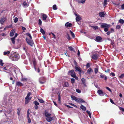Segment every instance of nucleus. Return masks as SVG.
<instances>
[{
	"mask_svg": "<svg viewBox=\"0 0 124 124\" xmlns=\"http://www.w3.org/2000/svg\"><path fill=\"white\" fill-rule=\"evenodd\" d=\"M98 56L96 54H93L92 56V58L93 59L96 60L97 59Z\"/></svg>",
	"mask_w": 124,
	"mask_h": 124,
	"instance_id": "aec40b11",
	"label": "nucleus"
},
{
	"mask_svg": "<svg viewBox=\"0 0 124 124\" xmlns=\"http://www.w3.org/2000/svg\"><path fill=\"white\" fill-rule=\"evenodd\" d=\"M12 107H9L8 108V110L7 111L5 110V115L6 116H7L6 114V113H7L9 114L12 111Z\"/></svg>",
	"mask_w": 124,
	"mask_h": 124,
	"instance_id": "39448f33",
	"label": "nucleus"
},
{
	"mask_svg": "<svg viewBox=\"0 0 124 124\" xmlns=\"http://www.w3.org/2000/svg\"><path fill=\"white\" fill-rule=\"evenodd\" d=\"M10 59H11L12 61H16L18 60L19 58V56L18 54H14L13 55H11L9 57Z\"/></svg>",
	"mask_w": 124,
	"mask_h": 124,
	"instance_id": "f03ea898",
	"label": "nucleus"
},
{
	"mask_svg": "<svg viewBox=\"0 0 124 124\" xmlns=\"http://www.w3.org/2000/svg\"><path fill=\"white\" fill-rule=\"evenodd\" d=\"M99 15L101 17H103L105 16V14L104 12H100L99 13Z\"/></svg>",
	"mask_w": 124,
	"mask_h": 124,
	"instance_id": "412c9836",
	"label": "nucleus"
},
{
	"mask_svg": "<svg viewBox=\"0 0 124 124\" xmlns=\"http://www.w3.org/2000/svg\"><path fill=\"white\" fill-rule=\"evenodd\" d=\"M21 110V109L20 108H18L17 109V114L18 115V116H19L20 115Z\"/></svg>",
	"mask_w": 124,
	"mask_h": 124,
	"instance_id": "f704fd0d",
	"label": "nucleus"
},
{
	"mask_svg": "<svg viewBox=\"0 0 124 124\" xmlns=\"http://www.w3.org/2000/svg\"><path fill=\"white\" fill-rule=\"evenodd\" d=\"M71 82L72 83H74L75 82V79L74 78H72L71 80Z\"/></svg>",
	"mask_w": 124,
	"mask_h": 124,
	"instance_id": "c03bdc74",
	"label": "nucleus"
},
{
	"mask_svg": "<svg viewBox=\"0 0 124 124\" xmlns=\"http://www.w3.org/2000/svg\"><path fill=\"white\" fill-rule=\"evenodd\" d=\"M27 79L26 78H22L21 79L22 81H25L27 80Z\"/></svg>",
	"mask_w": 124,
	"mask_h": 124,
	"instance_id": "e2e57ef3",
	"label": "nucleus"
},
{
	"mask_svg": "<svg viewBox=\"0 0 124 124\" xmlns=\"http://www.w3.org/2000/svg\"><path fill=\"white\" fill-rule=\"evenodd\" d=\"M91 71H92V69L91 68H89L87 70V73L88 74H90Z\"/></svg>",
	"mask_w": 124,
	"mask_h": 124,
	"instance_id": "e433bc0d",
	"label": "nucleus"
},
{
	"mask_svg": "<svg viewBox=\"0 0 124 124\" xmlns=\"http://www.w3.org/2000/svg\"><path fill=\"white\" fill-rule=\"evenodd\" d=\"M27 96L25 97V104H27L28 102L30 101L32 97H29L27 98H26Z\"/></svg>",
	"mask_w": 124,
	"mask_h": 124,
	"instance_id": "6e6552de",
	"label": "nucleus"
},
{
	"mask_svg": "<svg viewBox=\"0 0 124 124\" xmlns=\"http://www.w3.org/2000/svg\"><path fill=\"white\" fill-rule=\"evenodd\" d=\"M119 22L122 24L124 23V20L122 19L119 20L118 21Z\"/></svg>",
	"mask_w": 124,
	"mask_h": 124,
	"instance_id": "2f4dec72",
	"label": "nucleus"
},
{
	"mask_svg": "<svg viewBox=\"0 0 124 124\" xmlns=\"http://www.w3.org/2000/svg\"><path fill=\"white\" fill-rule=\"evenodd\" d=\"M5 20V18H2L0 20V23L1 24H2Z\"/></svg>",
	"mask_w": 124,
	"mask_h": 124,
	"instance_id": "4be33fe9",
	"label": "nucleus"
},
{
	"mask_svg": "<svg viewBox=\"0 0 124 124\" xmlns=\"http://www.w3.org/2000/svg\"><path fill=\"white\" fill-rule=\"evenodd\" d=\"M33 103L34 104H35V105L36 106H38L39 105V103L37 101H35L33 102Z\"/></svg>",
	"mask_w": 124,
	"mask_h": 124,
	"instance_id": "ea45409f",
	"label": "nucleus"
},
{
	"mask_svg": "<svg viewBox=\"0 0 124 124\" xmlns=\"http://www.w3.org/2000/svg\"><path fill=\"white\" fill-rule=\"evenodd\" d=\"M4 101L3 102V105H5L6 104L7 102V99L6 98H5L4 99Z\"/></svg>",
	"mask_w": 124,
	"mask_h": 124,
	"instance_id": "a878e982",
	"label": "nucleus"
},
{
	"mask_svg": "<svg viewBox=\"0 0 124 124\" xmlns=\"http://www.w3.org/2000/svg\"><path fill=\"white\" fill-rule=\"evenodd\" d=\"M69 73L70 74L72 77H75V73L73 70H71L69 71Z\"/></svg>",
	"mask_w": 124,
	"mask_h": 124,
	"instance_id": "423d86ee",
	"label": "nucleus"
},
{
	"mask_svg": "<svg viewBox=\"0 0 124 124\" xmlns=\"http://www.w3.org/2000/svg\"><path fill=\"white\" fill-rule=\"evenodd\" d=\"M10 51H8L7 52H4L3 53V54L5 55H6L7 54H9L10 53Z\"/></svg>",
	"mask_w": 124,
	"mask_h": 124,
	"instance_id": "4c0bfd02",
	"label": "nucleus"
},
{
	"mask_svg": "<svg viewBox=\"0 0 124 124\" xmlns=\"http://www.w3.org/2000/svg\"><path fill=\"white\" fill-rule=\"evenodd\" d=\"M15 29H12L10 31V35L11 37H12L13 35L15 32Z\"/></svg>",
	"mask_w": 124,
	"mask_h": 124,
	"instance_id": "2eb2a0df",
	"label": "nucleus"
},
{
	"mask_svg": "<svg viewBox=\"0 0 124 124\" xmlns=\"http://www.w3.org/2000/svg\"><path fill=\"white\" fill-rule=\"evenodd\" d=\"M90 64L89 63H87V64L86 65V67L87 68H89L90 67Z\"/></svg>",
	"mask_w": 124,
	"mask_h": 124,
	"instance_id": "bf43d9fd",
	"label": "nucleus"
},
{
	"mask_svg": "<svg viewBox=\"0 0 124 124\" xmlns=\"http://www.w3.org/2000/svg\"><path fill=\"white\" fill-rule=\"evenodd\" d=\"M106 89H107L108 91H109L110 92H111L112 91L111 89L108 87H106Z\"/></svg>",
	"mask_w": 124,
	"mask_h": 124,
	"instance_id": "3c124183",
	"label": "nucleus"
},
{
	"mask_svg": "<svg viewBox=\"0 0 124 124\" xmlns=\"http://www.w3.org/2000/svg\"><path fill=\"white\" fill-rule=\"evenodd\" d=\"M0 65L1 66H2L3 65V63L2 62V60H0Z\"/></svg>",
	"mask_w": 124,
	"mask_h": 124,
	"instance_id": "13d9d810",
	"label": "nucleus"
},
{
	"mask_svg": "<svg viewBox=\"0 0 124 124\" xmlns=\"http://www.w3.org/2000/svg\"><path fill=\"white\" fill-rule=\"evenodd\" d=\"M69 84L66 82H64L62 84V86L64 87H68L69 86Z\"/></svg>",
	"mask_w": 124,
	"mask_h": 124,
	"instance_id": "9d476101",
	"label": "nucleus"
},
{
	"mask_svg": "<svg viewBox=\"0 0 124 124\" xmlns=\"http://www.w3.org/2000/svg\"><path fill=\"white\" fill-rule=\"evenodd\" d=\"M102 38L100 36H98L96 37L95 39V41L98 42H101Z\"/></svg>",
	"mask_w": 124,
	"mask_h": 124,
	"instance_id": "ddd939ff",
	"label": "nucleus"
},
{
	"mask_svg": "<svg viewBox=\"0 0 124 124\" xmlns=\"http://www.w3.org/2000/svg\"><path fill=\"white\" fill-rule=\"evenodd\" d=\"M119 109L120 110L122 111L123 112L122 113L123 114H124V108L122 107H119Z\"/></svg>",
	"mask_w": 124,
	"mask_h": 124,
	"instance_id": "37998d69",
	"label": "nucleus"
},
{
	"mask_svg": "<svg viewBox=\"0 0 124 124\" xmlns=\"http://www.w3.org/2000/svg\"><path fill=\"white\" fill-rule=\"evenodd\" d=\"M26 35L27 36H29L30 39H31L32 37L31 34L29 33H27Z\"/></svg>",
	"mask_w": 124,
	"mask_h": 124,
	"instance_id": "a18cd8bd",
	"label": "nucleus"
},
{
	"mask_svg": "<svg viewBox=\"0 0 124 124\" xmlns=\"http://www.w3.org/2000/svg\"><path fill=\"white\" fill-rule=\"evenodd\" d=\"M26 41L27 43L31 46H32L33 44V42L32 40L31 39L29 40L27 38L26 39Z\"/></svg>",
	"mask_w": 124,
	"mask_h": 124,
	"instance_id": "20e7f679",
	"label": "nucleus"
},
{
	"mask_svg": "<svg viewBox=\"0 0 124 124\" xmlns=\"http://www.w3.org/2000/svg\"><path fill=\"white\" fill-rule=\"evenodd\" d=\"M39 101L41 103H43L44 102V101L42 99H38Z\"/></svg>",
	"mask_w": 124,
	"mask_h": 124,
	"instance_id": "864d4df0",
	"label": "nucleus"
},
{
	"mask_svg": "<svg viewBox=\"0 0 124 124\" xmlns=\"http://www.w3.org/2000/svg\"><path fill=\"white\" fill-rule=\"evenodd\" d=\"M31 92H29L27 94V98H28V97H30V96L31 95Z\"/></svg>",
	"mask_w": 124,
	"mask_h": 124,
	"instance_id": "de8ad7c7",
	"label": "nucleus"
},
{
	"mask_svg": "<svg viewBox=\"0 0 124 124\" xmlns=\"http://www.w3.org/2000/svg\"><path fill=\"white\" fill-rule=\"evenodd\" d=\"M18 20V18L17 17H16L14 19V22L15 23H16L17 22Z\"/></svg>",
	"mask_w": 124,
	"mask_h": 124,
	"instance_id": "79ce46f5",
	"label": "nucleus"
},
{
	"mask_svg": "<svg viewBox=\"0 0 124 124\" xmlns=\"http://www.w3.org/2000/svg\"><path fill=\"white\" fill-rule=\"evenodd\" d=\"M81 81H82V83L83 84L86 83L85 79L84 78H82L81 79Z\"/></svg>",
	"mask_w": 124,
	"mask_h": 124,
	"instance_id": "473e14b6",
	"label": "nucleus"
},
{
	"mask_svg": "<svg viewBox=\"0 0 124 124\" xmlns=\"http://www.w3.org/2000/svg\"><path fill=\"white\" fill-rule=\"evenodd\" d=\"M100 77L101 78H103L104 76L103 74H101L100 75Z\"/></svg>",
	"mask_w": 124,
	"mask_h": 124,
	"instance_id": "774afa93",
	"label": "nucleus"
},
{
	"mask_svg": "<svg viewBox=\"0 0 124 124\" xmlns=\"http://www.w3.org/2000/svg\"><path fill=\"white\" fill-rule=\"evenodd\" d=\"M70 34L73 38H74L75 37V35L70 30Z\"/></svg>",
	"mask_w": 124,
	"mask_h": 124,
	"instance_id": "72a5a7b5",
	"label": "nucleus"
},
{
	"mask_svg": "<svg viewBox=\"0 0 124 124\" xmlns=\"http://www.w3.org/2000/svg\"><path fill=\"white\" fill-rule=\"evenodd\" d=\"M98 71V69L97 68H95L94 69V72L95 74H96Z\"/></svg>",
	"mask_w": 124,
	"mask_h": 124,
	"instance_id": "8fccbe9b",
	"label": "nucleus"
},
{
	"mask_svg": "<svg viewBox=\"0 0 124 124\" xmlns=\"http://www.w3.org/2000/svg\"><path fill=\"white\" fill-rule=\"evenodd\" d=\"M85 0H78V2L79 3H84L85 2Z\"/></svg>",
	"mask_w": 124,
	"mask_h": 124,
	"instance_id": "bb28decb",
	"label": "nucleus"
},
{
	"mask_svg": "<svg viewBox=\"0 0 124 124\" xmlns=\"http://www.w3.org/2000/svg\"><path fill=\"white\" fill-rule=\"evenodd\" d=\"M76 91L77 93H81V90L79 89H76Z\"/></svg>",
	"mask_w": 124,
	"mask_h": 124,
	"instance_id": "49530a36",
	"label": "nucleus"
},
{
	"mask_svg": "<svg viewBox=\"0 0 124 124\" xmlns=\"http://www.w3.org/2000/svg\"><path fill=\"white\" fill-rule=\"evenodd\" d=\"M16 85L18 86H23V84L20 82L19 81H17L16 83Z\"/></svg>",
	"mask_w": 124,
	"mask_h": 124,
	"instance_id": "6ab92c4d",
	"label": "nucleus"
},
{
	"mask_svg": "<svg viewBox=\"0 0 124 124\" xmlns=\"http://www.w3.org/2000/svg\"><path fill=\"white\" fill-rule=\"evenodd\" d=\"M65 25L67 28L68 27H70L72 26V24L71 23H69V22H67L65 23Z\"/></svg>",
	"mask_w": 124,
	"mask_h": 124,
	"instance_id": "f8f14e48",
	"label": "nucleus"
},
{
	"mask_svg": "<svg viewBox=\"0 0 124 124\" xmlns=\"http://www.w3.org/2000/svg\"><path fill=\"white\" fill-rule=\"evenodd\" d=\"M43 19L44 20H46L47 18V16L45 14H43L42 16Z\"/></svg>",
	"mask_w": 124,
	"mask_h": 124,
	"instance_id": "7c9ffc66",
	"label": "nucleus"
},
{
	"mask_svg": "<svg viewBox=\"0 0 124 124\" xmlns=\"http://www.w3.org/2000/svg\"><path fill=\"white\" fill-rule=\"evenodd\" d=\"M54 118L53 117H48L46 118V120L49 122H50Z\"/></svg>",
	"mask_w": 124,
	"mask_h": 124,
	"instance_id": "9b49d317",
	"label": "nucleus"
},
{
	"mask_svg": "<svg viewBox=\"0 0 124 124\" xmlns=\"http://www.w3.org/2000/svg\"><path fill=\"white\" fill-rule=\"evenodd\" d=\"M121 28V26L119 25H117L116 26V28L117 29H119Z\"/></svg>",
	"mask_w": 124,
	"mask_h": 124,
	"instance_id": "5fc2aeb1",
	"label": "nucleus"
},
{
	"mask_svg": "<svg viewBox=\"0 0 124 124\" xmlns=\"http://www.w3.org/2000/svg\"><path fill=\"white\" fill-rule=\"evenodd\" d=\"M29 5L28 3H26V2H24L23 3V6L25 8L27 7Z\"/></svg>",
	"mask_w": 124,
	"mask_h": 124,
	"instance_id": "f3484780",
	"label": "nucleus"
},
{
	"mask_svg": "<svg viewBox=\"0 0 124 124\" xmlns=\"http://www.w3.org/2000/svg\"><path fill=\"white\" fill-rule=\"evenodd\" d=\"M77 102L81 104L85 102L84 100L82 98H78Z\"/></svg>",
	"mask_w": 124,
	"mask_h": 124,
	"instance_id": "0eeeda50",
	"label": "nucleus"
},
{
	"mask_svg": "<svg viewBox=\"0 0 124 124\" xmlns=\"http://www.w3.org/2000/svg\"><path fill=\"white\" fill-rule=\"evenodd\" d=\"M45 116L46 117H50L49 116L51 115V114L47 112H46L45 114Z\"/></svg>",
	"mask_w": 124,
	"mask_h": 124,
	"instance_id": "cd10ccee",
	"label": "nucleus"
},
{
	"mask_svg": "<svg viewBox=\"0 0 124 124\" xmlns=\"http://www.w3.org/2000/svg\"><path fill=\"white\" fill-rule=\"evenodd\" d=\"M40 31L41 33L43 34H44L45 33V32L44 30L42 28L40 29Z\"/></svg>",
	"mask_w": 124,
	"mask_h": 124,
	"instance_id": "c9c22d12",
	"label": "nucleus"
},
{
	"mask_svg": "<svg viewBox=\"0 0 124 124\" xmlns=\"http://www.w3.org/2000/svg\"><path fill=\"white\" fill-rule=\"evenodd\" d=\"M74 64L75 66H77V63L74 60Z\"/></svg>",
	"mask_w": 124,
	"mask_h": 124,
	"instance_id": "0e129e2a",
	"label": "nucleus"
},
{
	"mask_svg": "<svg viewBox=\"0 0 124 124\" xmlns=\"http://www.w3.org/2000/svg\"><path fill=\"white\" fill-rule=\"evenodd\" d=\"M58 101H60V100H61V97L60 96V94H58Z\"/></svg>",
	"mask_w": 124,
	"mask_h": 124,
	"instance_id": "052dcab7",
	"label": "nucleus"
},
{
	"mask_svg": "<svg viewBox=\"0 0 124 124\" xmlns=\"http://www.w3.org/2000/svg\"><path fill=\"white\" fill-rule=\"evenodd\" d=\"M101 28H104V31L105 32H107L108 30V28L110 27V25L105 23H101Z\"/></svg>",
	"mask_w": 124,
	"mask_h": 124,
	"instance_id": "f257e3e1",
	"label": "nucleus"
},
{
	"mask_svg": "<svg viewBox=\"0 0 124 124\" xmlns=\"http://www.w3.org/2000/svg\"><path fill=\"white\" fill-rule=\"evenodd\" d=\"M103 93L102 91L101 90H99L97 91L98 93L101 96H103Z\"/></svg>",
	"mask_w": 124,
	"mask_h": 124,
	"instance_id": "1a4fd4ad",
	"label": "nucleus"
},
{
	"mask_svg": "<svg viewBox=\"0 0 124 124\" xmlns=\"http://www.w3.org/2000/svg\"><path fill=\"white\" fill-rule=\"evenodd\" d=\"M80 108L84 111H85L86 109V107L83 106V105L81 104L80 106Z\"/></svg>",
	"mask_w": 124,
	"mask_h": 124,
	"instance_id": "5701e85b",
	"label": "nucleus"
},
{
	"mask_svg": "<svg viewBox=\"0 0 124 124\" xmlns=\"http://www.w3.org/2000/svg\"><path fill=\"white\" fill-rule=\"evenodd\" d=\"M111 75L113 77H114L115 76V74L114 72H111L110 74V76Z\"/></svg>",
	"mask_w": 124,
	"mask_h": 124,
	"instance_id": "603ef678",
	"label": "nucleus"
},
{
	"mask_svg": "<svg viewBox=\"0 0 124 124\" xmlns=\"http://www.w3.org/2000/svg\"><path fill=\"white\" fill-rule=\"evenodd\" d=\"M124 77V74H122L121 76H119V77L120 78H123Z\"/></svg>",
	"mask_w": 124,
	"mask_h": 124,
	"instance_id": "69168bd1",
	"label": "nucleus"
},
{
	"mask_svg": "<svg viewBox=\"0 0 124 124\" xmlns=\"http://www.w3.org/2000/svg\"><path fill=\"white\" fill-rule=\"evenodd\" d=\"M110 101L113 104H115L114 102L111 99H110Z\"/></svg>",
	"mask_w": 124,
	"mask_h": 124,
	"instance_id": "680f3d73",
	"label": "nucleus"
},
{
	"mask_svg": "<svg viewBox=\"0 0 124 124\" xmlns=\"http://www.w3.org/2000/svg\"><path fill=\"white\" fill-rule=\"evenodd\" d=\"M28 119V123H30L31 122V120L29 117H27Z\"/></svg>",
	"mask_w": 124,
	"mask_h": 124,
	"instance_id": "4d7b16f0",
	"label": "nucleus"
},
{
	"mask_svg": "<svg viewBox=\"0 0 124 124\" xmlns=\"http://www.w3.org/2000/svg\"><path fill=\"white\" fill-rule=\"evenodd\" d=\"M39 25H41L42 24V21L40 19H39Z\"/></svg>",
	"mask_w": 124,
	"mask_h": 124,
	"instance_id": "6e6d98bb",
	"label": "nucleus"
},
{
	"mask_svg": "<svg viewBox=\"0 0 124 124\" xmlns=\"http://www.w3.org/2000/svg\"><path fill=\"white\" fill-rule=\"evenodd\" d=\"M76 21L77 22L81 20V18L80 17L79 15H78V16H77L76 18Z\"/></svg>",
	"mask_w": 124,
	"mask_h": 124,
	"instance_id": "dca6fc26",
	"label": "nucleus"
},
{
	"mask_svg": "<svg viewBox=\"0 0 124 124\" xmlns=\"http://www.w3.org/2000/svg\"><path fill=\"white\" fill-rule=\"evenodd\" d=\"M121 9H124V4H122L121 5Z\"/></svg>",
	"mask_w": 124,
	"mask_h": 124,
	"instance_id": "338daca9",
	"label": "nucleus"
},
{
	"mask_svg": "<svg viewBox=\"0 0 124 124\" xmlns=\"http://www.w3.org/2000/svg\"><path fill=\"white\" fill-rule=\"evenodd\" d=\"M33 63L34 65V67L35 70L37 72H38L39 73L40 71L39 69V68H38L37 69L36 68L35 66V63L34 62H33Z\"/></svg>",
	"mask_w": 124,
	"mask_h": 124,
	"instance_id": "b1692460",
	"label": "nucleus"
},
{
	"mask_svg": "<svg viewBox=\"0 0 124 124\" xmlns=\"http://www.w3.org/2000/svg\"><path fill=\"white\" fill-rule=\"evenodd\" d=\"M93 28H94L95 30H97L98 29V26H93Z\"/></svg>",
	"mask_w": 124,
	"mask_h": 124,
	"instance_id": "09e8293b",
	"label": "nucleus"
},
{
	"mask_svg": "<svg viewBox=\"0 0 124 124\" xmlns=\"http://www.w3.org/2000/svg\"><path fill=\"white\" fill-rule=\"evenodd\" d=\"M75 68L76 69L75 71H79V73L80 74H81V69L80 67H77V66H75Z\"/></svg>",
	"mask_w": 124,
	"mask_h": 124,
	"instance_id": "4468645a",
	"label": "nucleus"
},
{
	"mask_svg": "<svg viewBox=\"0 0 124 124\" xmlns=\"http://www.w3.org/2000/svg\"><path fill=\"white\" fill-rule=\"evenodd\" d=\"M15 37H13L11 38V39L12 41V43L13 44H14L15 43Z\"/></svg>",
	"mask_w": 124,
	"mask_h": 124,
	"instance_id": "c756f323",
	"label": "nucleus"
},
{
	"mask_svg": "<svg viewBox=\"0 0 124 124\" xmlns=\"http://www.w3.org/2000/svg\"><path fill=\"white\" fill-rule=\"evenodd\" d=\"M46 78L43 77L40 78L39 79V83L41 84H43L45 83L46 81Z\"/></svg>",
	"mask_w": 124,
	"mask_h": 124,
	"instance_id": "7ed1b4c3",
	"label": "nucleus"
},
{
	"mask_svg": "<svg viewBox=\"0 0 124 124\" xmlns=\"http://www.w3.org/2000/svg\"><path fill=\"white\" fill-rule=\"evenodd\" d=\"M71 97L72 100H75L77 102L78 98L73 95H71Z\"/></svg>",
	"mask_w": 124,
	"mask_h": 124,
	"instance_id": "a211bd4d",
	"label": "nucleus"
},
{
	"mask_svg": "<svg viewBox=\"0 0 124 124\" xmlns=\"http://www.w3.org/2000/svg\"><path fill=\"white\" fill-rule=\"evenodd\" d=\"M68 48L70 51H73L75 52L74 49L71 46H69Z\"/></svg>",
	"mask_w": 124,
	"mask_h": 124,
	"instance_id": "393cba45",
	"label": "nucleus"
},
{
	"mask_svg": "<svg viewBox=\"0 0 124 124\" xmlns=\"http://www.w3.org/2000/svg\"><path fill=\"white\" fill-rule=\"evenodd\" d=\"M107 4V0H104V2H102V4L103 6L106 5Z\"/></svg>",
	"mask_w": 124,
	"mask_h": 124,
	"instance_id": "c85d7f7f",
	"label": "nucleus"
},
{
	"mask_svg": "<svg viewBox=\"0 0 124 124\" xmlns=\"http://www.w3.org/2000/svg\"><path fill=\"white\" fill-rule=\"evenodd\" d=\"M53 9L54 10H56L57 9L56 6L55 5H53Z\"/></svg>",
	"mask_w": 124,
	"mask_h": 124,
	"instance_id": "58836bf2",
	"label": "nucleus"
},
{
	"mask_svg": "<svg viewBox=\"0 0 124 124\" xmlns=\"http://www.w3.org/2000/svg\"><path fill=\"white\" fill-rule=\"evenodd\" d=\"M66 36V37H67V39L68 40H70V38L69 35L68 33H67Z\"/></svg>",
	"mask_w": 124,
	"mask_h": 124,
	"instance_id": "a19ab883",
	"label": "nucleus"
}]
</instances>
